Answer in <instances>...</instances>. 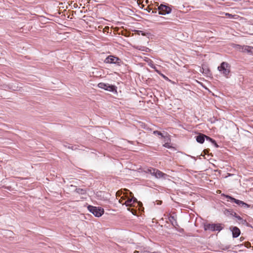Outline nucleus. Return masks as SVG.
<instances>
[{"label": "nucleus", "mask_w": 253, "mask_h": 253, "mask_svg": "<svg viewBox=\"0 0 253 253\" xmlns=\"http://www.w3.org/2000/svg\"><path fill=\"white\" fill-rule=\"evenodd\" d=\"M159 75H160L163 78V79H164L165 80L169 81H170L166 76L163 74L161 72H160V74H159Z\"/></svg>", "instance_id": "nucleus-26"}, {"label": "nucleus", "mask_w": 253, "mask_h": 253, "mask_svg": "<svg viewBox=\"0 0 253 253\" xmlns=\"http://www.w3.org/2000/svg\"><path fill=\"white\" fill-rule=\"evenodd\" d=\"M158 13V8L157 9H152V11H151V14H156L157 13Z\"/></svg>", "instance_id": "nucleus-31"}, {"label": "nucleus", "mask_w": 253, "mask_h": 253, "mask_svg": "<svg viewBox=\"0 0 253 253\" xmlns=\"http://www.w3.org/2000/svg\"><path fill=\"white\" fill-rule=\"evenodd\" d=\"M154 173L153 174V176H155L156 178L159 179L161 178H163L164 179L166 178V177L167 176V174L160 171V170L155 169Z\"/></svg>", "instance_id": "nucleus-10"}, {"label": "nucleus", "mask_w": 253, "mask_h": 253, "mask_svg": "<svg viewBox=\"0 0 253 253\" xmlns=\"http://www.w3.org/2000/svg\"><path fill=\"white\" fill-rule=\"evenodd\" d=\"M68 149H70L72 150H84V149L80 148V146L78 145H70L68 146Z\"/></svg>", "instance_id": "nucleus-21"}, {"label": "nucleus", "mask_w": 253, "mask_h": 253, "mask_svg": "<svg viewBox=\"0 0 253 253\" xmlns=\"http://www.w3.org/2000/svg\"><path fill=\"white\" fill-rule=\"evenodd\" d=\"M207 141L211 142L215 148L219 147V146L217 144L215 140L212 138L208 136L207 138Z\"/></svg>", "instance_id": "nucleus-17"}, {"label": "nucleus", "mask_w": 253, "mask_h": 253, "mask_svg": "<svg viewBox=\"0 0 253 253\" xmlns=\"http://www.w3.org/2000/svg\"><path fill=\"white\" fill-rule=\"evenodd\" d=\"M236 49H237V50H238L239 51H241V52H243V50H244V45H239V44H236L235 46H234Z\"/></svg>", "instance_id": "nucleus-23"}, {"label": "nucleus", "mask_w": 253, "mask_h": 253, "mask_svg": "<svg viewBox=\"0 0 253 253\" xmlns=\"http://www.w3.org/2000/svg\"><path fill=\"white\" fill-rule=\"evenodd\" d=\"M169 220L170 221V222L171 223V224L174 226V227H176V226H178V224L177 223V222L176 221V218L174 217V216L173 215H170L169 217Z\"/></svg>", "instance_id": "nucleus-14"}, {"label": "nucleus", "mask_w": 253, "mask_h": 253, "mask_svg": "<svg viewBox=\"0 0 253 253\" xmlns=\"http://www.w3.org/2000/svg\"><path fill=\"white\" fill-rule=\"evenodd\" d=\"M155 17L156 18H159V19H161V20H168V19H169V18H166V17H162V16H158L157 15H156Z\"/></svg>", "instance_id": "nucleus-29"}, {"label": "nucleus", "mask_w": 253, "mask_h": 253, "mask_svg": "<svg viewBox=\"0 0 253 253\" xmlns=\"http://www.w3.org/2000/svg\"><path fill=\"white\" fill-rule=\"evenodd\" d=\"M130 199L132 200H131V203H132V204L133 203H138V205L139 206V210H141V209L143 208H142V203L140 202H138L136 198H135V197H132V198H130Z\"/></svg>", "instance_id": "nucleus-20"}, {"label": "nucleus", "mask_w": 253, "mask_h": 253, "mask_svg": "<svg viewBox=\"0 0 253 253\" xmlns=\"http://www.w3.org/2000/svg\"><path fill=\"white\" fill-rule=\"evenodd\" d=\"M163 146L166 147V148H172V147L170 146V144L169 143H165L164 145H163Z\"/></svg>", "instance_id": "nucleus-27"}, {"label": "nucleus", "mask_w": 253, "mask_h": 253, "mask_svg": "<svg viewBox=\"0 0 253 253\" xmlns=\"http://www.w3.org/2000/svg\"><path fill=\"white\" fill-rule=\"evenodd\" d=\"M230 245H226V246L222 245L220 247V249L226 251V250H228L229 249H230Z\"/></svg>", "instance_id": "nucleus-25"}, {"label": "nucleus", "mask_w": 253, "mask_h": 253, "mask_svg": "<svg viewBox=\"0 0 253 253\" xmlns=\"http://www.w3.org/2000/svg\"><path fill=\"white\" fill-rule=\"evenodd\" d=\"M152 69H153L154 70H155V71L157 73H158L159 74H160V72L159 70H158L157 69V68H156V65H155V66L153 67V68H152Z\"/></svg>", "instance_id": "nucleus-34"}, {"label": "nucleus", "mask_w": 253, "mask_h": 253, "mask_svg": "<svg viewBox=\"0 0 253 253\" xmlns=\"http://www.w3.org/2000/svg\"><path fill=\"white\" fill-rule=\"evenodd\" d=\"M224 228V225L222 223H204V229L205 231L212 232H220Z\"/></svg>", "instance_id": "nucleus-2"}, {"label": "nucleus", "mask_w": 253, "mask_h": 253, "mask_svg": "<svg viewBox=\"0 0 253 253\" xmlns=\"http://www.w3.org/2000/svg\"><path fill=\"white\" fill-rule=\"evenodd\" d=\"M218 70L221 74L227 78L230 72V66L228 63L223 62L218 67Z\"/></svg>", "instance_id": "nucleus-6"}, {"label": "nucleus", "mask_w": 253, "mask_h": 253, "mask_svg": "<svg viewBox=\"0 0 253 253\" xmlns=\"http://www.w3.org/2000/svg\"><path fill=\"white\" fill-rule=\"evenodd\" d=\"M127 211H130L133 215H135L136 214V211L135 210L131 209L129 208H128L127 209Z\"/></svg>", "instance_id": "nucleus-28"}, {"label": "nucleus", "mask_w": 253, "mask_h": 253, "mask_svg": "<svg viewBox=\"0 0 253 253\" xmlns=\"http://www.w3.org/2000/svg\"><path fill=\"white\" fill-rule=\"evenodd\" d=\"M6 232H9L10 234H12V232H11L10 231H7L6 230H2V231H1L0 234L4 235Z\"/></svg>", "instance_id": "nucleus-33"}, {"label": "nucleus", "mask_w": 253, "mask_h": 253, "mask_svg": "<svg viewBox=\"0 0 253 253\" xmlns=\"http://www.w3.org/2000/svg\"><path fill=\"white\" fill-rule=\"evenodd\" d=\"M126 141H127L128 143H131V144H133V142H132V141H128V140H127Z\"/></svg>", "instance_id": "nucleus-39"}, {"label": "nucleus", "mask_w": 253, "mask_h": 253, "mask_svg": "<svg viewBox=\"0 0 253 253\" xmlns=\"http://www.w3.org/2000/svg\"><path fill=\"white\" fill-rule=\"evenodd\" d=\"M229 230L232 232V237L233 238H237L241 234L240 229L236 226H231L229 227Z\"/></svg>", "instance_id": "nucleus-8"}, {"label": "nucleus", "mask_w": 253, "mask_h": 253, "mask_svg": "<svg viewBox=\"0 0 253 253\" xmlns=\"http://www.w3.org/2000/svg\"><path fill=\"white\" fill-rule=\"evenodd\" d=\"M208 136H207L204 134L199 133L198 135L195 136V138L198 143L203 144L205 142V140H207Z\"/></svg>", "instance_id": "nucleus-9"}, {"label": "nucleus", "mask_w": 253, "mask_h": 253, "mask_svg": "<svg viewBox=\"0 0 253 253\" xmlns=\"http://www.w3.org/2000/svg\"><path fill=\"white\" fill-rule=\"evenodd\" d=\"M236 219L238 220L239 223H241L247 227H252V225L249 223H248L246 219H244L240 215L237 216Z\"/></svg>", "instance_id": "nucleus-11"}, {"label": "nucleus", "mask_w": 253, "mask_h": 253, "mask_svg": "<svg viewBox=\"0 0 253 253\" xmlns=\"http://www.w3.org/2000/svg\"><path fill=\"white\" fill-rule=\"evenodd\" d=\"M97 86L105 90H107L113 93L117 92V87L114 85L110 84L107 83H99Z\"/></svg>", "instance_id": "nucleus-7"}, {"label": "nucleus", "mask_w": 253, "mask_h": 253, "mask_svg": "<svg viewBox=\"0 0 253 253\" xmlns=\"http://www.w3.org/2000/svg\"><path fill=\"white\" fill-rule=\"evenodd\" d=\"M121 194H122V193L120 192V191H118L116 193V196L117 197L120 196L121 195Z\"/></svg>", "instance_id": "nucleus-37"}, {"label": "nucleus", "mask_w": 253, "mask_h": 253, "mask_svg": "<svg viewBox=\"0 0 253 253\" xmlns=\"http://www.w3.org/2000/svg\"><path fill=\"white\" fill-rule=\"evenodd\" d=\"M133 47L137 50L145 51L146 52H149L150 51V49H149L148 47H147L144 46L142 45H135L133 46Z\"/></svg>", "instance_id": "nucleus-13"}, {"label": "nucleus", "mask_w": 253, "mask_h": 253, "mask_svg": "<svg viewBox=\"0 0 253 253\" xmlns=\"http://www.w3.org/2000/svg\"><path fill=\"white\" fill-rule=\"evenodd\" d=\"M222 197H224L227 199L228 202H230L231 203H234L238 205L239 207L243 208L244 209H248L250 207V205L248 204L247 203L244 202V201L236 199L234 197L225 194H222L221 195Z\"/></svg>", "instance_id": "nucleus-1"}, {"label": "nucleus", "mask_w": 253, "mask_h": 253, "mask_svg": "<svg viewBox=\"0 0 253 253\" xmlns=\"http://www.w3.org/2000/svg\"><path fill=\"white\" fill-rule=\"evenodd\" d=\"M244 49L243 52H247L250 54L253 53V47L248 45H244Z\"/></svg>", "instance_id": "nucleus-15"}, {"label": "nucleus", "mask_w": 253, "mask_h": 253, "mask_svg": "<svg viewBox=\"0 0 253 253\" xmlns=\"http://www.w3.org/2000/svg\"><path fill=\"white\" fill-rule=\"evenodd\" d=\"M0 62H1V63H4V62H3V61H2V59H1V58Z\"/></svg>", "instance_id": "nucleus-40"}, {"label": "nucleus", "mask_w": 253, "mask_h": 253, "mask_svg": "<svg viewBox=\"0 0 253 253\" xmlns=\"http://www.w3.org/2000/svg\"><path fill=\"white\" fill-rule=\"evenodd\" d=\"M192 158H194L195 159V157H194L193 156H192L191 157Z\"/></svg>", "instance_id": "nucleus-42"}, {"label": "nucleus", "mask_w": 253, "mask_h": 253, "mask_svg": "<svg viewBox=\"0 0 253 253\" xmlns=\"http://www.w3.org/2000/svg\"><path fill=\"white\" fill-rule=\"evenodd\" d=\"M106 64H115L118 66H121L123 63L122 60L119 57L114 55H109L104 60Z\"/></svg>", "instance_id": "nucleus-4"}, {"label": "nucleus", "mask_w": 253, "mask_h": 253, "mask_svg": "<svg viewBox=\"0 0 253 253\" xmlns=\"http://www.w3.org/2000/svg\"><path fill=\"white\" fill-rule=\"evenodd\" d=\"M87 210L95 217H97L101 216L104 212V209L100 207H95L91 205H88L87 206Z\"/></svg>", "instance_id": "nucleus-5"}, {"label": "nucleus", "mask_w": 253, "mask_h": 253, "mask_svg": "<svg viewBox=\"0 0 253 253\" xmlns=\"http://www.w3.org/2000/svg\"><path fill=\"white\" fill-rule=\"evenodd\" d=\"M133 253H149V252H148L147 251H135Z\"/></svg>", "instance_id": "nucleus-30"}, {"label": "nucleus", "mask_w": 253, "mask_h": 253, "mask_svg": "<svg viewBox=\"0 0 253 253\" xmlns=\"http://www.w3.org/2000/svg\"><path fill=\"white\" fill-rule=\"evenodd\" d=\"M153 133L154 134L161 136L162 137H165V136L163 135V134L161 131H159L158 130H155L153 132Z\"/></svg>", "instance_id": "nucleus-24"}, {"label": "nucleus", "mask_w": 253, "mask_h": 253, "mask_svg": "<svg viewBox=\"0 0 253 253\" xmlns=\"http://www.w3.org/2000/svg\"><path fill=\"white\" fill-rule=\"evenodd\" d=\"M63 145L64 147H65L66 148H68V146H70V145L69 143H68L67 142H64L63 144Z\"/></svg>", "instance_id": "nucleus-35"}, {"label": "nucleus", "mask_w": 253, "mask_h": 253, "mask_svg": "<svg viewBox=\"0 0 253 253\" xmlns=\"http://www.w3.org/2000/svg\"><path fill=\"white\" fill-rule=\"evenodd\" d=\"M148 65L151 68H153V67L155 66V64L153 63V61H151L150 62H149Z\"/></svg>", "instance_id": "nucleus-32"}, {"label": "nucleus", "mask_w": 253, "mask_h": 253, "mask_svg": "<svg viewBox=\"0 0 253 253\" xmlns=\"http://www.w3.org/2000/svg\"><path fill=\"white\" fill-rule=\"evenodd\" d=\"M131 200L130 199H127L124 203L123 204V205H125L126 207H131L132 206V204L131 203Z\"/></svg>", "instance_id": "nucleus-22"}, {"label": "nucleus", "mask_w": 253, "mask_h": 253, "mask_svg": "<svg viewBox=\"0 0 253 253\" xmlns=\"http://www.w3.org/2000/svg\"><path fill=\"white\" fill-rule=\"evenodd\" d=\"M75 192L80 195H84L86 193V190L83 188H76Z\"/></svg>", "instance_id": "nucleus-18"}, {"label": "nucleus", "mask_w": 253, "mask_h": 253, "mask_svg": "<svg viewBox=\"0 0 253 253\" xmlns=\"http://www.w3.org/2000/svg\"><path fill=\"white\" fill-rule=\"evenodd\" d=\"M200 71L201 73H202L203 74L206 75H208L210 73V71L208 68L204 67H202L200 69Z\"/></svg>", "instance_id": "nucleus-19"}, {"label": "nucleus", "mask_w": 253, "mask_h": 253, "mask_svg": "<svg viewBox=\"0 0 253 253\" xmlns=\"http://www.w3.org/2000/svg\"><path fill=\"white\" fill-rule=\"evenodd\" d=\"M152 8L150 7L146 8L145 10L148 11L149 13H151L152 11Z\"/></svg>", "instance_id": "nucleus-36"}, {"label": "nucleus", "mask_w": 253, "mask_h": 253, "mask_svg": "<svg viewBox=\"0 0 253 253\" xmlns=\"http://www.w3.org/2000/svg\"><path fill=\"white\" fill-rule=\"evenodd\" d=\"M172 6L168 3H161L158 6V14L166 15L170 14L172 11Z\"/></svg>", "instance_id": "nucleus-3"}, {"label": "nucleus", "mask_w": 253, "mask_h": 253, "mask_svg": "<svg viewBox=\"0 0 253 253\" xmlns=\"http://www.w3.org/2000/svg\"><path fill=\"white\" fill-rule=\"evenodd\" d=\"M5 126V125H4V124H1V126Z\"/></svg>", "instance_id": "nucleus-41"}, {"label": "nucleus", "mask_w": 253, "mask_h": 253, "mask_svg": "<svg viewBox=\"0 0 253 253\" xmlns=\"http://www.w3.org/2000/svg\"><path fill=\"white\" fill-rule=\"evenodd\" d=\"M224 213L227 216H232L236 218V217L238 216V215L232 209H225Z\"/></svg>", "instance_id": "nucleus-12"}, {"label": "nucleus", "mask_w": 253, "mask_h": 253, "mask_svg": "<svg viewBox=\"0 0 253 253\" xmlns=\"http://www.w3.org/2000/svg\"><path fill=\"white\" fill-rule=\"evenodd\" d=\"M155 168L152 167H149L144 168L143 169V172L146 173H150L152 175L154 173Z\"/></svg>", "instance_id": "nucleus-16"}, {"label": "nucleus", "mask_w": 253, "mask_h": 253, "mask_svg": "<svg viewBox=\"0 0 253 253\" xmlns=\"http://www.w3.org/2000/svg\"><path fill=\"white\" fill-rule=\"evenodd\" d=\"M126 197H125V196H123L121 199L119 200V202L120 203H122V199H123V200L125 199Z\"/></svg>", "instance_id": "nucleus-38"}]
</instances>
